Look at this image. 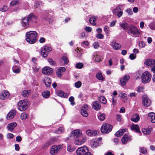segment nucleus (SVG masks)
Returning <instances> with one entry per match:
<instances>
[{
	"label": "nucleus",
	"mask_w": 155,
	"mask_h": 155,
	"mask_svg": "<svg viewBox=\"0 0 155 155\" xmlns=\"http://www.w3.org/2000/svg\"><path fill=\"white\" fill-rule=\"evenodd\" d=\"M129 139V137L128 135L127 134H125L121 139L122 143L123 144H125L128 141Z\"/></svg>",
	"instance_id": "obj_28"
},
{
	"label": "nucleus",
	"mask_w": 155,
	"mask_h": 155,
	"mask_svg": "<svg viewBox=\"0 0 155 155\" xmlns=\"http://www.w3.org/2000/svg\"><path fill=\"white\" fill-rule=\"evenodd\" d=\"M51 50V48L47 46L43 47L41 49V53L42 56L44 58L47 57L49 52Z\"/></svg>",
	"instance_id": "obj_6"
},
{
	"label": "nucleus",
	"mask_w": 155,
	"mask_h": 155,
	"mask_svg": "<svg viewBox=\"0 0 155 155\" xmlns=\"http://www.w3.org/2000/svg\"><path fill=\"white\" fill-rule=\"evenodd\" d=\"M125 131V129L120 130L116 132L115 135L117 137L121 136L123 135Z\"/></svg>",
	"instance_id": "obj_30"
},
{
	"label": "nucleus",
	"mask_w": 155,
	"mask_h": 155,
	"mask_svg": "<svg viewBox=\"0 0 155 155\" xmlns=\"http://www.w3.org/2000/svg\"><path fill=\"white\" fill-rule=\"evenodd\" d=\"M71 135L74 137L78 138L83 136L81 133V131L79 130H76L73 131Z\"/></svg>",
	"instance_id": "obj_13"
},
{
	"label": "nucleus",
	"mask_w": 155,
	"mask_h": 155,
	"mask_svg": "<svg viewBox=\"0 0 155 155\" xmlns=\"http://www.w3.org/2000/svg\"><path fill=\"white\" fill-rule=\"evenodd\" d=\"M17 125L16 122L10 123L8 124L7 127L8 130L11 131L13 130L15 127Z\"/></svg>",
	"instance_id": "obj_19"
},
{
	"label": "nucleus",
	"mask_w": 155,
	"mask_h": 155,
	"mask_svg": "<svg viewBox=\"0 0 155 155\" xmlns=\"http://www.w3.org/2000/svg\"><path fill=\"white\" fill-rule=\"evenodd\" d=\"M75 150V148L72 146L69 145L67 147V150L69 152H72L74 151Z\"/></svg>",
	"instance_id": "obj_47"
},
{
	"label": "nucleus",
	"mask_w": 155,
	"mask_h": 155,
	"mask_svg": "<svg viewBox=\"0 0 155 155\" xmlns=\"http://www.w3.org/2000/svg\"><path fill=\"white\" fill-rule=\"evenodd\" d=\"M96 77L98 80L103 81L105 79V78H104L101 72L97 73L96 74Z\"/></svg>",
	"instance_id": "obj_31"
},
{
	"label": "nucleus",
	"mask_w": 155,
	"mask_h": 155,
	"mask_svg": "<svg viewBox=\"0 0 155 155\" xmlns=\"http://www.w3.org/2000/svg\"><path fill=\"white\" fill-rule=\"evenodd\" d=\"M131 130L136 131L137 132L140 133V127L137 124H133L130 125Z\"/></svg>",
	"instance_id": "obj_25"
},
{
	"label": "nucleus",
	"mask_w": 155,
	"mask_h": 155,
	"mask_svg": "<svg viewBox=\"0 0 155 155\" xmlns=\"http://www.w3.org/2000/svg\"><path fill=\"white\" fill-rule=\"evenodd\" d=\"M9 93L8 91H4L0 93V98L2 100H5L9 96Z\"/></svg>",
	"instance_id": "obj_16"
},
{
	"label": "nucleus",
	"mask_w": 155,
	"mask_h": 155,
	"mask_svg": "<svg viewBox=\"0 0 155 155\" xmlns=\"http://www.w3.org/2000/svg\"><path fill=\"white\" fill-rule=\"evenodd\" d=\"M44 83L47 87H49L51 84V81L49 78L46 77L43 81Z\"/></svg>",
	"instance_id": "obj_27"
},
{
	"label": "nucleus",
	"mask_w": 155,
	"mask_h": 155,
	"mask_svg": "<svg viewBox=\"0 0 155 155\" xmlns=\"http://www.w3.org/2000/svg\"><path fill=\"white\" fill-rule=\"evenodd\" d=\"M50 94L49 91H45L42 93V96L45 98H48L49 97Z\"/></svg>",
	"instance_id": "obj_35"
},
{
	"label": "nucleus",
	"mask_w": 155,
	"mask_h": 155,
	"mask_svg": "<svg viewBox=\"0 0 155 155\" xmlns=\"http://www.w3.org/2000/svg\"><path fill=\"white\" fill-rule=\"evenodd\" d=\"M93 45L95 48H97L98 47H99V45L98 44V43L97 42H95L94 43Z\"/></svg>",
	"instance_id": "obj_60"
},
{
	"label": "nucleus",
	"mask_w": 155,
	"mask_h": 155,
	"mask_svg": "<svg viewBox=\"0 0 155 155\" xmlns=\"http://www.w3.org/2000/svg\"><path fill=\"white\" fill-rule=\"evenodd\" d=\"M143 104L146 107L149 106L151 104V101L146 96H143L142 97Z\"/></svg>",
	"instance_id": "obj_9"
},
{
	"label": "nucleus",
	"mask_w": 155,
	"mask_h": 155,
	"mask_svg": "<svg viewBox=\"0 0 155 155\" xmlns=\"http://www.w3.org/2000/svg\"><path fill=\"white\" fill-rule=\"evenodd\" d=\"M29 102L27 99L20 101L18 103V109L21 111H24L27 108Z\"/></svg>",
	"instance_id": "obj_3"
},
{
	"label": "nucleus",
	"mask_w": 155,
	"mask_h": 155,
	"mask_svg": "<svg viewBox=\"0 0 155 155\" xmlns=\"http://www.w3.org/2000/svg\"><path fill=\"white\" fill-rule=\"evenodd\" d=\"M127 32L129 35L134 37H138L139 36L140 33L137 27L133 25H130Z\"/></svg>",
	"instance_id": "obj_2"
},
{
	"label": "nucleus",
	"mask_w": 155,
	"mask_h": 155,
	"mask_svg": "<svg viewBox=\"0 0 155 155\" xmlns=\"http://www.w3.org/2000/svg\"><path fill=\"white\" fill-rule=\"evenodd\" d=\"M69 101L71 102V104L73 106L75 104V103L73 102L74 100V98L73 96H71L69 99Z\"/></svg>",
	"instance_id": "obj_52"
},
{
	"label": "nucleus",
	"mask_w": 155,
	"mask_h": 155,
	"mask_svg": "<svg viewBox=\"0 0 155 155\" xmlns=\"http://www.w3.org/2000/svg\"><path fill=\"white\" fill-rule=\"evenodd\" d=\"M95 58L96 61L97 62H99L101 61V59L99 55H96L95 57Z\"/></svg>",
	"instance_id": "obj_53"
},
{
	"label": "nucleus",
	"mask_w": 155,
	"mask_h": 155,
	"mask_svg": "<svg viewBox=\"0 0 155 155\" xmlns=\"http://www.w3.org/2000/svg\"><path fill=\"white\" fill-rule=\"evenodd\" d=\"M62 146L61 145L58 146L53 145L52 146L50 150V153L52 155H54L58 153V150L61 148Z\"/></svg>",
	"instance_id": "obj_8"
},
{
	"label": "nucleus",
	"mask_w": 155,
	"mask_h": 155,
	"mask_svg": "<svg viewBox=\"0 0 155 155\" xmlns=\"http://www.w3.org/2000/svg\"><path fill=\"white\" fill-rule=\"evenodd\" d=\"M13 134L11 133L8 134L7 135V137L8 138H13Z\"/></svg>",
	"instance_id": "obj_63"
},
{
	"label": "nucleus",
	"mask_w": 155,
	"mask_h": 155,
	"mask_svg": "<svg viewBox=\"0 0 155 155\" xmlns=\"http://www.w3.org/2000/svg\"><path fill=\"white\" fill-rule=\"evenodd\" d=\"M88 151V148L87 147H80L77 150V155H85Z\"/></svg>",
	"instance_id": "obj_7"
},
{
	"label": "nucleus",
	"mask_w": 155,
	"mask_h": 155,
	"mask_svg": "<svg viewBox=\"0 0 155 155\" xmlns=\"http://www.w3.org/2000/svg\"><path fill=\"white\" fill-rule=\"evenodd\" d=\"M113 126L112 125L107 123L103 124L101 128V131L102 133L108 134L112 130Z\"/></svg>",
	"instance_id": "obj_5"
},
{
	"label": "nucleus",
	"mask_w": 155,
	"mask_h": 155,
	"mask_svg": "<svg viewBox=\"0 0 155 155\" xmlns=\"http://www.w3.org/2000/svg\"><path fill=\"white\" fill-rule=\"evenodd\" d=\"M118 96L124 98L126 101L127 100V97L126 96V94L125 93H121L119 94Z\"/></svg>",
	"instance_id": "obj_42"
},
{
	"label": "nucleus",
	"mask_w": 155,
	"mask_h": 155,
	"mask_svg": "<svg viewBox=\"0 0 155 155\" xmlns=\"http://www.w3.org/2000/svg\"><path fill=\"white\" fill-rule=\"evenodd\" d=\"M144 64L148 67L151 68L155 64V60L151 59H146L144 62Z\"/></svg>",
	"instance_id": "obj_14"
},
{
	"label": "nucleus",
	"mask_w": 155,
	"mask_h": 155,
	"mask_svg": "<svg viewBox=\"0 0 155 155\" xmlns=\"http://www.w3.org/2000/svg\"><path fill=\"white\" fill-rule=\"evenodd\" d=\"M113 48L116 50H117L120 49L121 47V45L118 43H117L115 41H113L111 44Z\"/></svg>",
	"instance_id": "obj_21"
},
{
	"label": "nucleus",
	"mask_w": 155,
	"mask_h": 155,
	"mask_svg": "<svg viewBox=\"0 0 155 155\" xmlns=\"http://www.w3.org/2000/svg\"><path fill=\"white\" fill-rule=\"evenodd\" d=\"M92 106L93 108L96 110H99L101 108L100 104L97 101H94L93 103Z\"/></svg>",
	"instance_id": "obj_18"
},
{
	"label": "nucleus",
	"mask_w": 155,
	"mask_h": 155,
	"mask_svg": "<svg viewBox=\"0 0 155 155\" xmlns=\"http://www.w3.org/2000/svg\"><path fill=\"white\" fill-rule=\"evenodd\" d=\"M82 83L81 81H78L74 84L75 86L77 88H80L81 86Z\"/></svg>",
	"instance_id": "obj_48"
},
{
	"label": "nucleus",
	"mask_w": 155,
	"mask_h": 155,
	"mask_svg": "<svg viewBox=\"0 0 155 155\" xmlns=\"http://www.w3.org/2000/svg\"><path fill=\"white\" fill-rule=\"evenodd\" d=\"M53 72L52 69L49 67H44L42 69V73L44 74L51 75Z\"/></svg>",
	"instance_id": "obj_10"
},
{
	"label": "nucleus",
	"mask_w": 155,
	"mask_h": 155,
	"mask_svg": "<svg viewBox=\"0 0 155 155\" xmlns=\"http://www.w3.org/2000/svg\"><path fill=\"white\" fill-rule=\"evenodd\" d=\"M81 113L83 116L85 117H87L88 115V113L87 112V110H81Z\"/></svg>",
	"instance_id": "obj_44"
},
{
	"label": "nucleus",
	"mask_w": 155,
	"mask_h": 155,
	"mask_svg": "<svg viewBox=\"0 0 155 155\" xmlns=\"http://www.w3.org/2000/svg\"><path fill=\"white\" fill-rule=\"evenodd\" d=\"M28 116V114H27L25 112H23L21 114V118L22 120H24L27 119Z\"/></svg>",
	"instance_id": "obj_38"
},
{
	"label": "nucleus",
	"mask_w": 155,
	"mask_h": 155,
	"mask_svg": "<svg viewBox=\"0 0 155 155\" xmlns=\"http://www.w3.org/2000/svg\"><path fill=\"white\" fill-rule=\"evenodd\" d=\"M96 37L98 39H103L104 38V36L102 34L100 33L98 34H97L96 35Z\"/></svg>",
	"instance_id": "obj_54"
},
{
	"label": "nucleus",
	"mask_w": 155,
	"mask_h": 155,
	"mask_svg": "<svg viewBox=\"0 0 155 155\" xmlns=\"http://www.w3.org/2000/svg\"><path fill=\"white\" fill-rule=\"evenodd\" d=\"M122 7V5H119L115 9H114L113 10V13L114 14L118 12H119V11L121 10V8Z\"/></svg>",
	"instance_id": "obj_40"
},
{
	"label": "nucleus",
	"mask_w": 155,
	"mask_h": 155,
	"mask_svg": "<svg viewBox=\"0 0 155 155\" xmlns=\"http://www.w3.org/2000/svg\"><path fill=\"white\" fill-rule=\"evenodd\" d=\"M12 70L15 73H18L20 72V69L18 66L15 65L13 67Z\"/></svg>",
	"instance_id": "obj_34"
},
{
	"label": "nucleus",
	"mask_w": 155,
	"mask_h": 155,
	"mask_svg": "<svg viewBox=\"0 0 155 155\" xmlns=\"http://www.w3.org/2000/svg\"><path fill=\"white\" fill-rule=\"evenodd\" d=\"M148 119L151 120L152 123H155V114L150 113L148 114Z\"/></svg>",
	"instance_id": "obj_24"
},
{
	"label": "nucleus",
	"mask_w": 155,
	"mask_h": 155,
	"mask_svg": "<svg viewBox=\"0 0 155 155\" xmlns=\"http://www.w3.org/2000/svg\"><path fill=\"white\" fill-rule=\"evenodd\" d=\"M65 70L66 69L64 67H60L58 69L56 72V74L58 77H61Z\"/></svg>",
	"instance_id": "obj_20"
},
{
	"label": "nucleus",
	"mask_w": 155,
	"mask_h": 155,
	"mask_svg": "<svg viewBox=\"0 0 155 155\" xmlns=\"http://www.w3.org/2000/svg\"><path fill=\"white\" fill-rule=\"evenodd\" d=\"M142 131L143 134H149L151 133L150 130L149 129H143L142 130Z\"/></svg>",
	"instance_id": "obj_43"
},
{
	"label": "nucleus",
	"mask_w": 155,
	"mask_h": 155,
	"mask_svg": "<svg viewBox=\"0 0 155 155\" xmlns=\"http://www.w3.org/2000/svg\"><path fill=\"white\" fill-rule=\"evenodd\" d=\"M97 19V17L96 16H94L91 17L89 19V22L93 25H96L95 21Z\"/></svg>",
	"instance_id": "obj_29"
},
{
	"label": "nucleus",
	"mask_w": 155,
	"mask_h": 155,
	"mask_svg": "<svg viewBox=\"0 0 155 155\" xmlns=\"http://www.w3.org/2000/svg\"><path fill=\"white\" fill-rule=\"evenodd\" d=\"M99 101L103 104H106L107 103V100L103 96H101L100 97Z\"/></svg>",
	"instance_id": "obj_41"
},
{
	"label": "nucleus",
	"mask_w": 155,
	"mask_h": 155,
	"mask_svg": "<svg viewBox=\"0 0 155 155\" xmlns=\"http://www.w3.org/2000/svg\"><path fill=\"white\" fill-rule=\"evenodd\" d=\"M130 79V76L127 74L124 76L123 78L120 80V83L121 85L125 86L126 83Z\"/></svg>",
	"instance_id": "obj_15"
},
{
	"label": "nucleus",
	"mask_w": 155,
	"mask_h": 155,
	"mask_svg": "<svg viewBox=\"0 0 155 155\" xmlns=\"http://www.w3.org/2000/svg\"><path fill=\"white\" fill-rule=\"evenodd\" d=\"M98 132L97 130H88L86 132V134L90 136H95L96 134H97Z\"/></svg>",
	"instance_id": "obj_23"
},
{
	"label": "nucleus",
	"mask_w": 155,
	"mask_h": 155,
	"mask_svg": "<svg viewBox=\"0 0 155 155\" xmlns=\"http://www.w3.org/2000/svg\"><path fill=\"white\" fill-rule=\"evenodd\" d=\"M144 89V87H140L138 88L137 91L139 92H142L143 91Z\"/></svg>",
	"instance_id": "obj_61"
},
{
	"label": "nucleus",
	"mask_w": 155,
	"mask_h": 155,
	"mask_svg": "<svg viewBox=\"0 0 155 155\" xmlns=\"http://www.w3.org/2000/svg\"><path fill=\"white\" fill-rule=\"evenodd\" d=\"M149 26L150 28L152 30H155V23L154 22H153L150 23Z\"/></svg>",
	"instance_id": "obj_45"
},
{
	"label": "nucleus",
	"mask_w": 155,
	"mask_h": 155,
	"mask_svg": "<svg viewBox=\"0 0 155 155\" xmlns=\"http://www.w3.org/2000/svg\"><path fill=\"white\" fill-rule=\"evenodd\" d=\"M16 140L17 142H20L22 140L21 137L19 136H17L16 138Z\"/></svg>",
	"instance_id": "obj_64"
},
{
	"label": "nucleus",
	"mask_w": 155,
	"mask_h": 155,
	"mask_svg": "<svg viewBox=\"0 0 155 155\" xmlns=\"http://www.w3.org/2000/svg\"><path fill=\"white\" fill-rule=\"evenodd\" d=\"M136 54L132 53L130 54L129 56V58L131 60H134L136 58Z\"/></svg>",
	"instance_id": "obj_56"
},
{
	"label": "nucleus",
	"mask_w": 155,
	"mask_h": 155,
	"mask_svg": "<svg viewBox=\"0 0 155 155\" xmlns=\"http://www.w3.org/2000/svg\"><path fill=\"white\" fill-rule=\"evenodd\" d=\"M27 18L28 19L29 21H31L33 19H37L36 17L34 16L33 14L32 13H31L29 15L28 18Z\"/></svg>",
	"instance_id": "obj_39"
},
{
	"label": "nucleus",
	"mask_w": 155,
	"mask_h": 155,
	"mask_svg": "<svg viewBox=\"0 0 155 155\" xmlns=\"http://www.w3.org/2000/svg\"><path fill=\"white\" fill-rule=\"evenodd\" d=\"M91 146L93 148H95L99 145V143L96 140H93L91 142Z\"/></svg>",
	"instance_id": "obj_37"
},
{
	"label": "nucleus",
	"mask_w": 155,
	"mask_h": 155,
	"mask_svg": "<svg viewBox=\"0 0 155 155\" xmlns=\"http://www.w3.org/2000/svg\"><path fill=\"white\" fill-rule=\"evenodd\" d=\"M41 5V3L39 2H38L35 3V4L34 6L35 8H39Z\"/></svg>",
	"instance_id": "obj_58"
},
{
	"label": "nucleus",
	"mask_w": 155,
	"mask_h": 155,
	"mask_svg": "<svg viewBox=\"0 0 155 155\" xmlns=\"http://www.w3.org/2000/svg\"><path fill=\"white\" fill-rule=\"evenodd\" d=\"M98 117L100 120L103 121L105 119V115L104 114H100Z\"/></svg>",
	"instance_id": "obj_49"
},
{
	"label": "nucleus",
	"mask_w": 155,
	"mask_h": 155,
	"mask_svg": "<svg viewBox=\"0 0 155 155\" xmlns=\"http://www.w3.org/2000/svg\"><path fill=\"white\" fill-rule=\"evenodd\" d=\"M152 75L148 71L144 72L141 76L142 82L144 84H146L149 82L151 79Z\"/></svg>",
	"instance_id": "obj_4"
},
{
	"label": "nucleus",
	"mask_w": 155,
	"mask_h": 155,
	"mask_svg": "<svg viewBox=\"0 0 155 155\" xmlns=\"http://www.w3.org/2000/svg\"><path fill=\"white\" fill-rule=\"evenodd\" d=\"M120 26L123 30H128L129 28L130 25H129L127 22H124L123 23H120Z\"/></svg>",
	"instance_id": "obj_26"
},
{
	"label": "nucleus",
	"mask_w": 155,
	"mask_h": 155,
	"mask_svg": "<svg viewBox=\"0 0 155 155\" xmlns=\"http://www.w3.org/2000/svg\"><path fill=\"white\" fill-rule=\"evenodd\" d=\"M8 9V8L7 6H4L0 8V11L4 12L6 11Z\"/></svg>",
	"instance_id": "obj_55"
},
{
	"label": "nucleus",
	"mask_w": 155,
	"mask_h": 155,
	"mask_svg": "<svg viewBox=\"0 0 155 155\" xmlns=\"http://www.w3.org/2000/svg\"><path fill=\"white\" fill-rule=\"evenodd\" d=\"M48 61L51 65H53L55 64V62L51 58L48 59Z\"/></svg>",
	"instance_id": "obj_59"
},
{
	"label": "nucleus",
	"mask_w": 155,
	"mask_h": 155,
	"mask_svg": "<svg viewBox=\"0 0 155 155\" xmlns=\"http://www.w3.org/2000/svg\"><path fill=\"white\" fill-rule=\"evenodd\" d=\"M61 58L64 61L65 63L67 64L68 63V60L66 57L64 56L62 57Z\"/></svg>",
	"instance_id": "obj_57"
},
{
	"label": "nucleus",
	"mask_w": 155,
	"mask_h": 155,
	"mask_svg": "<svg viewBox=\"0 0 155 155\" xmlns=\"http://www.w3.org/2000/svg\"><path fill=\"white\" fill-rule=\"evenodd\" d=\"M116 119L118 121H120L121 120V116L120 114H117L116 116Z\"/></svg>",
	"instance_id": "obj_62"
},
{
	"label": "nucleus",
	"mask_w": 155,
	"mask_h": 155,
	"mask_svg": "<svg viewBox=\"0 0 155 155\" xmlns=\"http://www.w3.org/2000/svg\"><path fill=\"white\" fill-rule=\"evenodd\" d=\"M84 66V64L82 63H79L76 64L75 66V67L77 68L81 69Z\"/></svg>",
	"instance_id": "obj_50"
},
{
	"label": "nucleus",
	"mask_w": 155,
	"mask_h": 155,
	"mask_svg": "<svg viewBox=\"0 0 155 155\" xmlns=\"http://www.w3.org/2000/svg\"><path fill=\"white\" fill-rule=\"evenodd\" d=\"M140 152L143 154H145L147 153V148L144 147H140Z\"/></svg>",
	"instance_id": "obj_36"
},
{
	"label": "nucleus",
	"mask_w": 155,
	"mask_h": 155,
	"mask_svg": "<svg viewBox=\"0 0 155 155\" xmlns=\"http://www.w3.org/2000/svg\"><path fill=\"white\" fill-rule=\"evenodd\" d=\"M21 23L24 29L27 28L29 26V21L27 18H23Z\"/></svg>",
	"instance_id": "obj_11"
},
{
	"label": "nucleus",
	"mask_w": 155,
	"mask_h": 155,
	"mask_svg": "<svg viewBox=\"0 0 155 155\" xmlns=\"http://www.w3.org/2000/svg\"><path fill=\"white\" fill-rule=\"evenodd\" d=\"M57 94L59 96L64 98H67L68 96L67 93H65L63 91L61 90L57 91Z\"/></svg>",
	"instance_id": "obj_22"
},
{
	"label": "nucleus",
	"mask_w": 155,
	"mask_h": 155,
	"mask_svg": "<svg viewBox=\"0 0 155 155\" xmlns=\"http://www.w3.org/2000/svg\"><path fill=\"white\" fill-rule=\"evenodd\" d=\"M16 112L15 110H11L8 114L6 117L8 120H10L12 119L16 114Z\"/></svg>",
	"instance_id": "obj_17"
},
{
	"label": "nucleus",
	"mask_w": 155,
	"mask_h": 155,
	"mask_svg": "<svg viewBox=\"0 0 155 155\" xmlns=\"http://www.w3.org/2000/svg\"><path fill=\"white\" fill-rule=\"evenodd\" d=\"M86 138L85 137L83 136L77 138L76 139L74 143L77 145H80L82 144L86 140Z\"/></svg>",
	"instance_id": "obj_12"
},
{
	"label": "nucleus",
	"mask_w": 155,
	"mask_h": 155,
	"mask_svg": "<svg viewBox=\"0 0 155 155\" xmlns=\"http://www.w3.org/2000/svg\"><path fill=\"white\" fill-rule=\"evenodd\" d=\"M38 34L35 31H31L26 34V40L27 42L31 44L35 43L37 40Z\"/></svg>",
	"instance_id": "obj_1"
},
{
	"label": "nucleus",
	"mask_w": 155,
	"mask_h": 155,
	"mask_svg": "<svg viewBox=\"0 0 155 155\" xmlns=\"http://www.w3.org/2000/svg\"><path fill=\"white\" fill-rule=\"evenodd\" d=\"M109 28L108 26H106L104 27V31L105 32L106 35L107 36L109 34Z\"/></svg>",
	"instance_id": "obj_51"
},
{
	"label": "nucleus",
	"mask_w": 155,
	"mask_h": 155,
	"mask_svg": "<svg viewBox=\"0 0 155 155\" xmlns=\"http://www.w3.org/2000/svg\"><path fill=\"white\" fill-rule=\"evenodd\" d=\"M31 91L30 90H25L22 91L21 95L25 97H28L30 94Z\"/></svg>",
	"instance_id": "obj_32"
},
{
	"label": "nucleus",
	"mask_w": 155,
	"mask_h": 155,
	"mask_svg": "<svg viewBox=\"0 0 155 155\" xmlns=\"http://www.w3.org/2000/svg\"><path fill=\"white\" fill-rule=\"evenodd\" d=\"M19 2L18 0H14L10 2V5L12 6L17 5L18 4Z\"/></svg>",
	"instance_id": "obj_46"
},
{
	"label": "nucleus",
	"mask_w": 155,
	"mask_h": 155,
	"mask_svg": "<svg viewBox=\"0 0 155 155\" xmlns=\"http://www.w3.org/2000/svg\"><path fill=\"white\" fill-rule=\"evenodd\" d=\"M139 119L140 117L138 114H136L132 117L131 120L134 122H137L139 120Z\"/></svg>",
	"instance_id": "obj_33"
}]
</instances>
